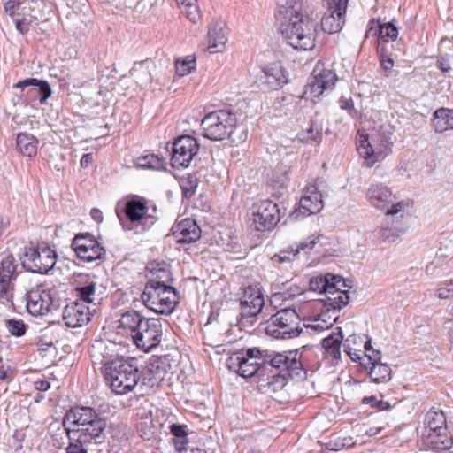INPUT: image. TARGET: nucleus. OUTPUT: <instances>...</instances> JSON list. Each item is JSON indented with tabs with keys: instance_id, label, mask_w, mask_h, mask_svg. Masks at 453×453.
Masks as SVG:
<instances>
[{
	"instance_id": "obj_1",
	"label": "nucleus",
	"mask_w": 453,
	"mask_h": 453,
	"mask_svg": "<svg viewBox=\"0 0 453 453\" xmlns=\"http://www.w3.org/2000/svg\"><path fill=\"white\" fill-rule=\"evenodd\" d=\"M233 365L237 366V372L243 378H251L262 365H269L279 372L283 380H304L309 371L318 369V362L312 348L303 346L288 352H273L263 355L258 348H250L231 357Z\"/></svg>"
},
{
	"instance_id": "obj_2",
	"label": "nucleus",
	"mask_w": 453,
	"mask_h": 453,
	"mask_svg": "<svg viewBox=\"0 0 453 453\" xmlns=\"http://www.w3.org/2000/svg\"><path fill=\"white\" fill-rule=\"evenodd\" d=\"M276 19L279 30L295 50H310L315 47L318 23L301 13L299 0H277Z\"/></svg>"
},
{
	"instance_id": "obj_3",
	"label": "nucleus",
	"mask_w": 453,
	"mask_h": 453,
	"mask_svg": "<svg viewBox=\"0 0 453 453\" xmlns=\"http://www.w3.org/2000/svg\"><path fill=\"white\" fill-rule=\"evenodd\" d=\"M116 333L132 340L138 349L149 352L160 343L162 326L158 319H148L131 310L120 316Z\"/></svg>"
},
{
	"instance_id": "obj_4",
	"label": "nucleus",
	"mask_w": 453,
	"mask_h": 453,
	"mask_svg": "<svg viewBox=\"0 0 453 453\" xmlns=\"http://www.w3.org/2000/svg\"><path fill=\"white\" fill-rule=\"evenodd\" d=\"M62 426V428L70 427V431L83 441L98 443L107 421L94 408L78 405L65 412Z\"/></svg>"
},
{
	"instance_id": "obj_5",
	"label": "nucleus",
	"mask_w": 453,
	"mask_h": 453,
	"mask_svg": "<svg viewBox=\"0 0 453 453\" xmlns=\"http://www.w3.org/2000/svg\"><path fill=\"white\" fill-rule=\"evenodd\" d=\"M156 207L148 206L144 197L134 196L123 205L118 204L116 214L125 231L141 234L150 228L156 222Z\"/></svg>"
},
{
	"instance_id": "obj_6",
	"label": "nucleus",
	"mask_w": 453,
	"mask_h": 453,
	"mask_svg": "<svg viewBox=\"0 0 453 453\" xmlns=\"http://www.w3.org/2000/svg\"><path fill=\"white\" fill-rule=\"evenodd\" d=\"M104 377L111 390L117 395L131 392L141 379L137 360L117 357L104 365Z\"/></svg>"
},
{
	"instance_id": "obj_7",
	"label": "nucleus",
	"mask_w": 453,
	"mask_h": 453,
	"mask_svg": "<svg viewBox=\"0 0 453 453\" xmlns=\"http://www.w3.org/2000/svg\"><path fill=\"white\" fill-rule=\"evenodd\" d=\"M365 196L372 207L384 211L387 220L402 219L408 212V203L403 201L395 202V196L383 183L371 184L365 192Z\"/></svg>"
},
{
	"instance_id": "obj_8",
	"label": "nucleus",
	"mask_w": 453,
	"mask_h": 453,
	"mask_svg": "<svg viewBox=\"0 0 453 453\" xmlns=\"http://www.w3.org/2000/svg\"><path fill=\"white\" fill-rule=\"evenodd\" d=\"M143 304L159 314H171L179 303V292L172 286L146 283L141 295Z\"/></svg>"
},
{
	"instance_id": "obj_9",
	"label": "nucleus",
	"mask_w": 453,
	"mask_h": 453,
	"mask_svg": "<svg viewBox=\"0 0 453 453\" xmlns=\"http://www.w3.org/2000/svg\"><path fill=\"white\" fill-rule=\"evenodd\" d=\"M237 119L234 113L226 110L210 112L202 119L201 127L205 138L211 141H222L226 138L233 142L234 132L237 129Z\"/></svg>"
},
{
	"instance_id": "obj_10",
	"label": "nucleus",
	"mask_w": 453,
	"mask_h": 453,
	"mask_svg": "<svg viewBox=\"0 0 453 453\" xmlns=\"http://www.w3.org/2000/svg\"><path fill=\"white\" fill-rule=\"evenodd\" d=\"M265 334L275 339H292L302 332L301 317L296 308L278 311L265 323Z\"/></svg>"
},
{
	"instance_id": "obj_11",
	"label": "nucleus",
	"mask_w": 453,
	"mask_h": 453,
	"mask_svg": "<svg viewBox=\"0 0 453 453\" xmlns=\"http://www.w3.org/2000/svg\"><path fill=\"white\" fill-rule=\"evenodd\" d=\"M372 144L369 142L368 135L358 132L357 150L368 167H372L377 161L384 158L390 152L393 145L390 134H377L376 138H372Z\"/></svg>"
},
{
	"instance_id": "obj_12",
	"label": "nucleus",
	"mask_w": 453,
	"mask_h": 453,
	"mask_svg": "<svg viewBox=\"0 0 453 453\" xmlns=\"http://www.w3.org/2000/svg\"><path fill=\"white\" fill-rule=\"evenodd\" d=\"M57 261L55 250L48 246L26 248L22 258L23 267L31 273L48 274L53 269Z\"/></svg>"
},
{
	"instance_id": "obj_13",
	"label": "nucleus",
	"mask_w": 453,
	"mask_h": 453,
	"mask_svg": "<svg viewBox=\"0 0 453 453\" xmlns=\"http://www.w3.org/2000/svg\"><path fill=\"white\" fill-rule=\"evenodd\" d=\"M280 209L272 200H263L253 208L252 223L257 231H271L280 221Z\"/></svg>"
},
{
	"instance_id": "obj_14",
	"label": "nucleus",
	"mask_w": 453,
	"mask_h": 453,
	"mask_svg": "<svg viewBox=\"0 0 453 453\" xmlns=\"http://www.w3.org/2000/svg\"><path fill=\"white\" fill-rule=\"evenodd\" d=\"M199 144L191 135H181L172 145L171 163L173 167L186 168L197 154Z\"/></svg>"
},
{
	"instance_id": "obj_15",
	"label": "nucleus",
	"mask_w": 453,
	"mask_h": 453,
	"mask_svg": "<svg viewBox=\"0 0 453 453\" xmlns=\"http://www.w3.org/2000/svg\"><path fill=\"white\" fill-rule=\"evenodd\" d=\"M53 306V297L50 289L42 285L31 288L26 294V307L27 312L35 317L47 315Z\"/></svg>"
},
{
	"instance_id": "obj_16",
	"label": "nucleus",
	"mask_w": 453,
	"mask_h": 453,
	"mask_svg": "<svg viewBox=\"0 0 453 453\" xmlns=\"http://www.w3.org/2000/svg\"><path fill=\"white\" fill-rule=\"evenodd\" d=\"M326 12L321 19V28L325 33H338L345 22V13L349 0H324Z\"/></svg>"
},
{
	"instance_id": "obj_17",
	"label": "nucleus",
	"mask_w": 453,
	"mask_h": 453,
	"mask_svg": "<svg viewBox=\"0 0 453 453\" xmlns=\"http://www.w3.org/2000/svg\"><path fill=\"white\" fill-rule=\"evenodd\" d=\"M338 77L331 69L323 67L319 62L313 70L312 81L305 87L304 94L311 97H319L325 91L332 90Z\"/></svg>"
},
{
	"instance_id": "obj_18",
	"label": "nucleus",
	"mask_w": 453,
	"mask_h": 453,
	"mask_svg": "<svg viewBox=\"0 0 453 453\" xmlns=\"http://www.w3.org/2000/svg\"><path fill=\"white\" fill-rule=\"evenodd\" d=\"M323 207L322 194L319 186L317 184L309 185L304 189L299 201V206L293 211L292 217L300 219L319 213Z\"/></svg>"
},
{
	"instance_id": "obj_19",
	"label": "nucleus",
	"mask_w": 453,
	"mask_h": 453,
	"mask_svg": "<svg viewBox=\"0 0 453 453\" xmlns=\"http://www.w3.org/2000/svg\"><path fill=\"white\" fill-rule=\"evenodd\" d=\"M11 254L0 255V303L7 304L12 298L11 281L14 279L16 265Z\"/></svg>"
},
{
	"instance_id": "obj_20",
	"label": "nucleus",
	"mask_w": 453,
	"mask_h": 453,
	"mask_svg": "<svg viewBox=\"0 0 453 453\" xmlns=\"http://www.w3.org/2000/svg\"><path fill=\"white\" fill-rule=\"evenodd\" d=\"M13 88H20L21 96H26L27 100H32L35 96H38L41 104H46L52 95L49 82L36 78H27L19 81L13 85Z\"/></svg>"
},
{
	"instance_id": "obj_21",
	"label": "nucleus",
	"mask_w": 453,
	"mask_h": 453,
	"mask_svg": "<svg viewBox=\"0 0 453 453\" xmlns=\"http://www.w3.org/2000/svg\"><path fill=\"white\" fill-rule=\"evenodd\" d=\"M93 312L91 307L82 302H73L65 307L62 316L66 326L75 328L86 325Z\"/></svg>"
},
{
	"instance_id": "obj_22",
	"label": "nucleus",
	"mask_w": 453,
	"mask_h": 453,
	"mask_svg": "<svg viewBox=\"0 0 453 453\" xmlns=\"http://www.w3.org/2000/svg\"><path fill=\"white\" fill-rule=\"evenodd\" d=\"M228 29L222 19L212 20L208 27L207 50L211 54L222 52L227 42Z\"/></svg>"
},
{
	"instance_id": "obj_23",
	"label": "nucleus",
	"mask_w": 453,
	"mask_h": 453,
	"mask_svg": "<svg viewBox=\"0 0 453 453\" xmlns=\"http://www.w3.org/2000/svg\"><path fill=\"white\" fill-rule=\"evenodd\" d=\"M265 304L264 296L256 287H248L244 289L240 301L242 318H252L257 316Z\"/></svg>"
},
{
	"instance_id": "obj_24",
	"label": "nucleus",
	"mask_w": 453,
	"mask_h": 453,
	"mask_svg": "<svg viewBox=\"0 0 453 453\" xmlns=\"http://www.w3.org/2000/svg\"><path fill=\"white\" fill-rule=\"evenodd\" d=\"M453 445V438L449 430L423 434L419 441L420 449L436 452L449 449Z\"/></svg>"
},
{
	"instance_id": "obj_25",
	"label": "nucleus",
	"mask_w": 453,
	"mask_h": 453,
	"mask_svg": "<svg viewBox=\"0 0 453 453\" xmlns=\"http://www.w3.org/2000/svg\"><path fill=\"white\" fill-rule=\"evenodd\" d=\"M173 235L179 243H191L200 239L201 229L196 220L187 218L173 226Z\"/></svg>"
},
{
	"instance_id": "obj_26",
	"label": "nucleus",
	"mask_w": 453,
	"mask_h": 453,
	"mask_svg": "<svg viewBox=\"0 0 453 453\" xmlns=\"http://www.w3.org/2000/svg\"><path fill=\"white\" fill-rule=\"evenodd\" d=\"M398 36V29L392 22L381 24L377 20H371L365 32L366 38L376 39L378 45L381 42L395 41Z\"/></svg>"
},
{
	"instance_id": "obj_27",
	"label": "nucleus",
	"mask_w": 453,
	"mask_h": 453,
	"mask_svg": "<svg viewBox=\"0 0 453 453\" xmlns=\"http://www.w3.org/2000/svg\"><path fill=\"white\" fill-rule=\"evenodd\" d=\"M319 237L314 235L310 236L307 240L300 242L291 245L286 250H280L278 254L273 257V262L274 264H284L294 261L296 257L303 251L308 254L311 250L315 244L318 242Z\"/></svg>"
},
{
	"instance_id": "obj_28",
	"label": "nucleus",
	"mask_w": 453,
	"mask_h": 453,
	"mask_svg": "<svg viewBox=\"0 0 453 453\" xmlns=\"http://www.w3.org/2000/svg\"><path fill=\"white\" fill-rule=\"evenodd\" d=\"M343 334L341 327H336L329 335L322 340L323 354L331 363L338 361L341 357V344Z\"/></svg>"
},
{
	"instance_id": "obj_29",
	"label": "nucleus",
	"mask_w": 453,
	"mask_h": 453,
	"mask_svg": "<svg viewBox=\"0 0 453 453\" xmlns=\"http://www.w3.org/2000/svg\"><path fill=\"white\" fill-rule=\"evenodd\" d=\"M265 82L273 89H279L288 82V73L280 62H274L264 67Z\"/></svg>"
},
{
	"instance_id": "obj_30",
	"label": "nucleus",
	"mask_w": 453,
	"mask_h": 453,
	"mask_svg": "<svg viewBox=\"0 0 453 453\" xmlns=\"http://www.w3.org/2000/svg\"><path fill=\"white\" fill-rule=\"evenodd\" d=\"M97 283L94 281L77 287L75 292L78 300L75 302H82L85 305L90 304L91 310L96 311L97 305L102 301V296L97 293Z\"/></svg>"
},
{
	"instance_id": "obj_31",
	"label": "nucleus",
	"mask_w": 453,
	"mask_h": 453,
	"mask_svg": "<svg viewBox=\"0 0 453 453\" xmlns=\"http://www.w3.org/2000/svg\"><path fill=\"white\" fill-rule=\"evenodd\" d=\"M338 285L343 284V278L340 275L326 273L317 275L310 280V289L314 292L327 294Z\"/></svg>"
},
{
	"instance_id": "obj_32",
	"label": "nucleus",
	"mask_w": 453,
	"mask_h": 453,
	"mask_svg": "<svg viewBox=\"0 0 453 453\" xmlns=\"http://www.w3.org/2000/svg\"><path fill=\"white\" fill-rule=\"evenodd\" d=\"M336 288L326 294L325 307H330L333 310L340 311V310L348 304L349 296L346 287H349L343 279V284L335 286Z\"/></svg>"
},
{
	"instance_id": "obj_33",
	"label": "nucleus",
	"mask_w": 453,
	"mask_h": 453,
	"mask_svg": "<svg viewBox=\"0 0 453 453\" xmlns=\"http://www.w3.org/2000/svg\"><path fill=\"white\" fill-rule=\"evenodd\" d=\"M425 431L423 434L435 433L448 429L444 412L437 408L430 409L424 418Z\"/></svg>"
},
{
	"instance_id": "obj_34",
	"label": "nucleus",
	"mask_w": 453,
	"mask_h": 453,
	"mask_svg": "<svg viewBox=\"0 0 453 453\" xmlns=\"http://www.w3.org/2000/svg\"><path fill=\"white\" fill-rule=\"evenodd\" d=\"M433 125L436 133L453 130V109H437L434 112Z\"/></svg>"
},
{
	"instance_id": "obj_35",
	"label": "nucleus",
	"mask_w": 453,
	"mask_h": 453,
	"mask_svg": "<svg viewBox=\"0 0 453 453\" xmlns=\"http://www.w3.org/2000/svg\"><path fill=\"white\" fill-rule=\"evenodd\" d=\"M16 143L19 151L23 156L32 157L36 155L39 141L33 134L19 133L17 135Z\"/></svg>"
},
{
	"instance_id": "obj_36",
	"label": "nucleus",
	"mask_w": 453,
	"mask_h": 453,
	"mask_svg": "<svg viewBox=\"0 0 453 453\" xmlns=\"http://www.w3.org/2000/svg\"><path fill=\"white\" fill-rule=\"evenodd\" d=\"M61 434H65L68 440V443L65 447L66 453H88V446L92 444L90 441H83L81 439L75 436V434L70 431L68 428H58Z\"/></svg>"
},
{
	"instance_id": "obj_37",
	"label": "nucleus",
	"mask_w": 453,
	"mask_h": 453,
	"mask_svg": "<svg viewBox=\"0 0 453 453\" xmlns=\"http://www.w3.org/2000/svg\"><path fill=\"white\" fill-rule=\"evenodd\" d=\"M150 273V276L146 283L155 282L159 286H171L170 284L173 281L172 273L165 265L164 266H160V265H152Z\"/></svg>"
},
{
	"instance_id": "obj_38",
	"label": "nucleus",
	"mask_w": 453,
	"mask_h": 453,
	"mask_svg": "<svg viewBox=\"0 0 453 453\" xmlns=\"http://www.w3.org/2000/svg\"><path fill=\"white\" fill-rule=\"evenodd\" d=\"M367 369L370 378L376 383H386L391 380V368L385 363L373 364Z\"/></svg>"
},
{
	"instance_id": "obj_39",
	"label": "nucleus",
	"mask_w": 453,
	"mask_h": 453,
	"mask_svg": "<svg viewBox=\"0 0 453 453\" xmlns=\"http://www.w3.org/2000/svg\"><path fill=\"white\" fill-rule=\"evenodd\" d=\"M296 138L303 143L317 145L322 141V128L312 123L309 128L298 133Z\"/></svg>"
},
{
	"instance_id": "obj_40",
	"label": "nucleus",
	"mask_w": 453,
	"mask_h": 453,
	"mask_svg": "<svg viewBox=\"0 0 453 453\" xmlns=\"http://www.w3.org/2000/svg\"><path fill=\"white\" fill-rule=\"evenodd\" d=\"M134 164L139 168L159 170L164 167V159L155 154H146L138 157Z\"/></svg>"
},
{
	"instance_id": "obj_41",
	"label": "nucleus",
	"mask_w": 453,
	"mask_h": 453,
	"mask_svg": "<svg viewBox=\"0 0 453 453\" xmlns=\"http://www.w3.org/2000/svg\"><path fill=\"white\" fill-rule=\"evenodd\" d=\"M104 254V250L96 243L95 246L91 245L88 247H83L80 249V251L76 252L78 257L85 262H93L100 259Z\"/></svg>"
},
{
	"instance_id": "obj_42",
	"label": "nucleus",
	"mask_w": 453,
	"mask_h": 453,
	"mask_svg": "<svg viewBox=\"0 0 453 453\" xmlns=\"http://www.w3.org/2000/svg\"><path fill=\"white\" fill-rule=\"evenodd\" d=\"M4 10L12 19L17 16H26L28 12L26 1L7 0L4 4Z\"/></svg>"
},
{
	"instance_id": "obj_43",
	"label": "nucleus",
	"mask_w": 453,
	"mask_h": 453,
	"mask_svg": "<svg viewBox=\"0 0 453 453\" xmlns=\"http://www.w3.org/2000/svg\"><path fill=\"white\" fill-rule=\"evenodd\" d=\"M196 59L195 56L188 55L182 59L175 61V72L178 76L183 77L196 69Z\"/></svg>"
},
{
	"instance_id": "obj_44",
	"label": "nucleus",
	"mask_w": 453,
	"mask_h": 453,
	"mask_svg": "<svg viewBox=\"0 0 453 453\" xmlns=\"http://www.w3.org/2000/svg\"><path fill=\"white\" fill-rule=\"evenodd\" d=\"M15 23L16 29L22 35L27 34L32 23L37 19V16L34 14V8L28 7V12H27L26 16H22V18L15 17L12 19Z\"/></svg>"
},
{
	"instance_id": "obj_45",
	"label": "nucleus",
	"mask_w": 453,
	"mask_h": 453,
	"mask_svg": "<svg viewBox=\"0 0 453 453\" xmlns=\"http://www.w3.org/2000/svg\"><path fill=\"white\" fill-rule=\"evenodd\" d=\"M332 321H323L319 316L304 320L303 326L311 333H321L332 327Z\"/></svg>"
},
{
	"instance_id": "obj_46",
	"label": "nucleus",
	"mask_w": 453,
	"mask_h": 453,
	"mask_svg": "<svg viewBox=\"0 0 453 453\" xmlns=\"http://www.w3.org/2000/svg\"><path fill=\"white\" fill-rule=\"evenodd\" d=\"M405 232L404 228L398 226H389L388 222L383 226L380 231V238L388 242H395Z\"/></svg>"
},
{
	"instance_id": "obj_47",
	"label": "nucleus",
	"mask_w": 453,
	"mask_h": 453,
	"mask_svg": "<svg viewBox=\"0 0 453 453\" xmlns=\"http://www.w3.org/2000/svg\"><path fill=\"white\" fill-rule=\"evenodd\" d=\"M5 327L7 331L15 337H21L27 332V325L22 319H10L5 320Z\"/></svg>"
},
{
	"instance_id": "obj_48",
	"label": "nucleus",
	"mask_w": 453,
	"mask_h": 453,
	"mask_svg": "<svg viewBox=\"0 0 453 453\" xmlns=\"http://www.w3.org/2000/svg\"><path fill=\"white\" fill-rule=\"evenodd\" d=\"M196 3L197 0H188V2L181 7L182 13L193 23H196L201 17Z\"/></svg>"
},
{
	"instance_id": "obj_49",
	"label": "nucleus",
	"mask_w": 453,
	"mask_h": 453,
	"mask_svg": "<svg viewBox=\"0 0 453 453\" xmlns=\"http://www.w3.org/2000/svg\"><path fill=\"white\" fill-rule=\"evenodd\" d=\"M357 334H351L347 337L343 342L344 352L351 358L353 361H358L361 359V355L363 350L361 347L356 348L351 346V342L357 339Z\"/></svg>"
},
{
	"instance_id": "obj_50",
	"label": "nucleus",
	"mask_w": 453,
	"mask_h": 453,
	"mask_svg": "<svg viewBox=\"0 0 453 453\" xmlns=\"http://www.w3.org/2000/svg\"><path fill=\"white\" fill-rule=\"evenodd\" d=\"M96 243H98L97 241H96L89 234H77L73 240L72 247L76 253L80 251L81 248L88 247L91 245L95 246Z\"/></svg>"
},
{
	"instance_id": "obj_51",
	"label": "nucleus",
	"mask_w": 453,
	"mask_h": 453,
	"mask_svg": "<svg viewBox=\"0 0 453 453\" xmlns=\"http://www.w3.org/2000/svg\"><path fill=\"white\" fill-rule=\"evenodd\" d=\"M365 357L369 360V365L372 366L373 364H379L380 362L381 354L379 350H375L372 349L371 345V340L367 339L365 342Z\"/></svg>"
},
{
	"instance_id": "obj_52",
	"label": "nucleus",
	"mask_w": 453,
	"mask_h": 453,
	"mask_svg": "<svg viewBox=\"0 0 453 453\" xmlns=\"http://www.w3.org/2000/svg\"><path fill=\"white\" fill-rule=\"evenodd\" d=\"M362 403L369 404L371 407L375 408L378 411H388L391 409L389 403L380 400L374 395L364 397Z\"/></svg>"
},
{
	"instance_id": "obj_53",
	"label": "nucleus",
	"mask_w": 453,
	"mask_h": 453,
	"mask_svg": "<svg viewBox=\"0 0 453 453\" xmlns=\"http://www.w3.org/2000/svg\"><path fill=\"white\" fill-rule=\"evenodd\" d=\"M436 296L440 299L453 297V280L446 281L436 289Z\"/></svg>"
},
{
	"instance_id": "obj_54",
	"label": "nucleus",
	"mask_w": 453,
	"mask_h": 453,
	"mask_svg": "<svg viewBox=\"0 0 453 453\" xmlns=\"http://www.w3.org/2000/svg\"><path fill=\"white\" fill-rule=\"evenodd\" d=\"M339 311L333 310L330 307H325V310L322 311L318 316L322 319L323 321H332V326L337 321L339 317Z\"/></svg>"
},
{
	"instance_id": "obj_55",
	"label": "nucleus",
	"mask_w": 453,
	"mask_h": 453,
	"mask_svg": "<svg viewBox=\"0 0 453 453\" xmlns=\"http://www.w3.org/2000/svg\"><path fill=\"white\" fill-rule=\"evenodd\" d=\"M436 66L444 73L451 71V57L448 54L438 58Z\"/></svg>"
},
{
	"instance_id": "obj_56",
	"label": "nucleus",
	"mask_w": 453,
	"mask_h": 453,
	"mask_svg": "<svg viewBox=\"0 0 453 453\" xmlns=\"http://www.w3.org/2000/svg\"><path fill=\"white\" fill-rule=\"evenodd\" d=\"M196 187L197 185L196 180H188L187 182L183 181L181 184L183 196L186 198H190L195 194Z\"/></svg>"
},
{
	"instance_id": "obj_57",
	"label": "nucleus",
	"mask_w": 453,
	"mask_h": 453,
	"mask_svg": "<svg viewBox=\"0 0 453 453\" xmlns=\"http://www.w3.org/2000/svg\"><path fill=\"white\" fill-rule=\"evenodd\" d=\"M388 426H389L388 422L384 420L381 422L380 426H373L369 427L366 430L365 434L368 436H375V435L379 434L380 432H382L383 430H385Z\"/></svg>"
},
{
	"instance_id": "obj_58",
	"label": "nucleus",
	"mask_w": 453,
	"mask_h": 453,
	"mask_svg": "<svg viewBox=\"0 0 453 453\" xmlns=\"http://www.w3.org/2000/svg\"><path fill=\"white\" fill-rule=\"evenodd\" d=\"M50 348H53V342L52 341H48L44 337L39 338L37 342V349L39 352L43 353L49 350Z\"/></svg>"
},
{
	"instance_id": "obj_59",
	"label": "nucleus",
	"mask_w": 453,
	"mask_h": 453,
	"mask_svg": "<svg viewBox=\"0 0 453 453\" xmlns=\"http://www.w3.org/2000/svg\"><path fill=\"white\" fill-rule=\"evenodd\" d=\"M170 432L173 435L178 438H184L187 435L185 427L181 425L173 424L170 426Z\"/></svg>"
},
{
	"instance_id": "obj_60",
	"label": "nucleus",
	"mask_w": 453,
	"mask_h": 453,
	"mask_svg": "<svg viewBox=\"0 0 453 453\" xmlns=\"http://www.w3.org/2000/svg\"><path fill=\"white\" fill-rule=\"evenodd\" d=\"M303 294V289L297 287L295 284H290L287 293H285V299L287 298H293L297 296H301Z\"/></svg>"
},
{
	"instance_id": "obj_61",
	"label": "nucleus",
	"mask_w": 453,
	"mask_h": 453,
	"mask_svg": "<svg viewBox=\"0 0 453 453\" xmlns=\"http://www.w3.org/2000/svg\"><path fill=\"white\" fill-rule=\"evenodd\" d=\"M380 64L385 72L390 71L394 66V61L387 55L380 56Z\"/></svg>"
},
{
	"instance_id": "obj_62",
	"label": "nucleus",
	"mask_w": 453,
	"mask_h": 453,
	"mask_svg": "<svg viewBox=\"0 0 453 453\" xmlns=\"http://www.w3.org/2000/svg\"><path fill=\"white\" fill-rule=\"evenodd\" d=\"M50 388V383L48 380H38L35 382V388L38 391H47Z\"/></svg>"
},
{
	"instance_id": "obj_63",
	"label": "nucleus",
	"mask_w": 453,
	"mask_h": 453,
	"mask_svg": "<svg viewBox=\"0 0 453 453\" xmlns=\"http://www.w3.org/2000/svg\"><path fill=\"white\" fill-rule=\"evenodd\" d=\"M93 161V155L91 153L84 154L80 161L81 167H88Z\"/></svg>"
},
{
	"instance_id": "obj_64",
	"label": "nucleus",
	"mask_w": 453,
	"mask_h": 453,
	"mask_svg": "<svg viewBox=\"0 0 453 453\" xmlns=\"http://www.w3.org/2000/svg\"><path fill=\"white\" fill-rule=\"evenodd\" d=\"M90 215L96 222L99 223L103 221V213L99 209H92L90 211Z\"/></svg>"
}]
</instances>
